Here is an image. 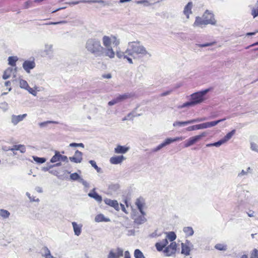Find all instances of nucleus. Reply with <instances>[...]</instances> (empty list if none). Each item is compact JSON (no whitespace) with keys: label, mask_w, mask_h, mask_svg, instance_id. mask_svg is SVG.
Instances as JSON below:
<instances>
[{"label":"nucleus","mask_w":258,"mask_h":258,"mask_svg":"<svg viewBox=\"0 0 258 258\" xmlns=\"http://www.w3.org/2000/svg\"><path fill=\"white\" fill-rule=\"evenodd\" d=\"M13 71H14V70L12 68H8L7 69H6L5 71L4 74L3 75V79L6 80V79L9 78L11 77Z\"/></svg>","instance_id":"cd10ccee"},{"label":"nucleus","mask_w":258,"mask_h":258,"mask_svg":"<svg viewBox=\"0 0 258 258\" xmlns=\"http://www.w3.org/2000/svg\"><path fill=\"white\" fill-rule=\"evenodd\" d=\"M136 4L138 5L142 4L144 7H149L152 5L148 0H140L136 1Z\"/></svg>","instance_id":"e433bc0d"},{"label":"nucleus","mask_w":258,"mask_h":258,"mask_svg":"<svg viewBox=\"0 0 258 258\" xmlns=\"http://www.w3.org/2000/svg\"><path fill=\"white\" fill-rule=\"evenodd\" d=\"M17 149L18 151H20L22 153H24L26 152L25 146L23 145H18Z\"/></svg>","instance_id":"3c124183"},{"label":"nucleus","mask_w":258,"mask_h":258,"mask_svg":"<svg viewBox=\"0 0 258 258\" xmlns=\"http://www.w3.org/2000/svg\"><path fill=\"white\" fill-rule=\"evenodd\" d=\"M215 248L220 251H226L227 249V246L226 244L222 243H218L215 245Z\"/></svg>","instance_id":"f704fd0d"},{"label":"nucleus","mask_w":258,"mask_h":258,"mask_svg":"<svg viewBox=\"0 0 258 258\" xmlns=\"http://www.w3.org/2000/svg\"><path fill=\"white\" fill-rule=\"evenodd\" d=\"M119 185L117 183L111 184L109 185L108 189L110 192L116 191L119 188Z\"/></svg>","instance_id":"72a5a7b5"},{"label":"nucleus","mask_w":258,"mask_h":258,"mask_svg":"<svg viewBox=\"0 0 258 258\" xmlns=\"http://www.w3.org/2000/svg\"><path fill=\"white\" fill-rule=\"evenodd\" d=\"M136 205L138 207L141 214L145 215V213L143 211V209L145 206V203L142 199H138L136 201Z\"/></svg>","instance_id":"412c9836"},{"label":"nucleus","mask_w":258,"mask_h":258,"mask_svg":"<svg viewBox=\"0 0 258 258\" xmlns=\"http://www.w3.org/2000/svg\"><path fill=\"white\" fill-rule=\"evenodd\" d=\"M194 106V105L191 101L189 102H187L186 103H183L181 106L179 107V108H184V107H188V106Z\"/></svg>","instance_id":"6e6d98bb"},{"label":"nucleus","mask_w":258,"mask_h":258,"mask_svg":"<svg viewBox=\"0 0 258 258\" xmlns=\"http://www.w3.org/2000/svg\"><path fill=\"white\" fill-rule=\"evenodd\" d=\"M164 147H165V145L163 143H162V144L158 145L157 147L154 148L153 151V152H157V151H159L160 149H161L162 148H163Z\"/></svg>","instance_id":"13d9d810"},{"label":"nucleus","mask_w":258,"mask_h":258,"mask_svg":"<svg viewBox=\"0 0 258 258\" xmlns=\"http://www.w3.org/2000/svg\"><path fill=\"white\" fill-rule=\"evenodd\" d=\"M193 244L189 241L186 240L184 243H181V253L185 255H189L190 251L193 248Z\"/></svg>","instance_id":"423d86ee"},{"label":"nucleus","mask_w":258,"mask_h":258,"mask_svg":"<svg viewBox=\"0 0 258 258\" xmlns=\"http://www.w3.org/2000/svg\"><path fill=\"white\" fill-rule=\"evenodd\" d=\"M26 195L28 197V198L29 199V200L31 202H39V200L38 199H37L36 200H32V197H31L30 194L29 192H27Z\"/></svg>","instance_id":"0e129e2a"},{"label":"nucleus","mask_w":258,"mask_h":258,"mask_svg":"<svg viewBox=\"0 0 258 258\" xmlns=\"http://www.w3.org/2000/svg\"><path fill=\"white\" fill-rule=\"evenodd\" d=\"M206 135V133L204 132L200 135L196 136L189 138L185 142L184 147L187 148L194 145L195 143L200 141L202 137H205Z\"/></svg>","instance_id":"0eeeda50"},{"label":"nucleus","mask_w":258,"mask_h":258,"mask_svg":"<svg viewBox=\"0 0 258 258\" xmlns=\"http://www.w3.org/2000/svg\"><path fill=\"white\" fill-rule=\"evenodd\" d=\"M250 258H258V250L256 249L252 251L250 254Z\"/></svg>","instance_id":"8fccbe9b"},{"label":"nucleus","mask_w":258,"mask_h":258,"mask_svg":"<svg viewBox=\"0 0 258 258\" xmlns=\"http://www.w3.org/2000/svg\"><path fill=\"white\" fill-rule=\"evenodd\" d=\"M225 120H226V118H224L223 119L217 120L216 121H211V122H207L199 124V130L211 127L212 126L216 125L219 123H220L222 121H223Z\"/></svg>","instance_id":"1a4fd4ad"},{"label":"nucleus","mask_w":258,"mask_h":258,"mask_svg":"<svg viewBox=\"0 0 258 258\" xmlns=\"http://www.w3.org/2000/svg\"><path fill=\"white\" fill-rule=\"evenodd\" d=\"M10 215V213L6 210H0V216L4 218H8Z\"/></svg>","instance_id":"c03bdc74"},{"label":"nucleus","mask_w":258,"mask_h":258,"mask_svg":"<svg viewBox=\"0 0 258 258\" xmlns=\"http://www.w3.org/2000/svg\"><path fill=\"white\" fill-rule=\"evenodd\" d=\"M119 102L117 98L116 97L115 99L112 100L110 101H109L108 103V104L110 106L113 105L115 104L116 103Z\"/></svg>","instance_id":"680f3d73"},{"label":"nucleus","mask_w":258,"mask_h":258,"mask_svg":"<svg viewBox=\"0 0 258 258\" xmlns=\"http://www.w3.org/2000/svg\"><path fill=\"white\" fill-rule=\"evenodd\" d=\"M95 189H93L92 192H89L88 194V196L93 198L94 200H95L97 202L99 203H101L102 201V198L101 196L98 195L97 192H96L94 191Z\"/></svg>","instance_id":"393cba45"},{"label":"nucleus","mask_w":258,"mask_h":258,"mask_svg":"<svg viewBox=\"0 0 258 258\" xmlns=\"http://www.w3.org/2000/svg\"><path fill=\"white\" fill-rule=\"evenodd\" d=\"M35 67V63L34 61L26 60L23 63V68L28 73H29L30 70L34 69Z\"/></svg>","instance_id":"9b49d317"},{"label":"nucleus","mask_w":258,"mask_h":258,"mask_svg":"<svg viewBox=\"0 0 258 258\" xmlns=\"http://www.w3.org/2000/svg\"><path fill=\"white\" fill-rule=\"evenodd\" d=\"M17 147H18V145H16L13 146V148H9L8 149H7V151H18Z\"/></svg>","instance_id":"774afa93"},{"label":"nucleus","mask_w":258,"mask_h":258,"mask_svg":"<svg viewBox=\"0 0 258 258\" xmlns=\"http://www.w3.org/2000/svg\"><path fill=\"white\" fill-rule=\"evenodd\" d=\"M134 95H135V94L133 93H125L123 95H119L117 98L118 99V101L120 102V101H121L125 99H126L128 98H131L134 97Z\"/></svg>","instance_id":"bb28decb"},{"label":"nucleus","mask_w":258,"mask_h":258,"mask_svg":"<svg viewBox=\"0 0 258 258\" xmlns=\"http://www.w3.org/2000/svg\"><path fill=\"white\" fill-rule=\"evenodd\" d=\"M183 231L188 236H191L194 234V230L191 227H184Z\"/></svg>","instance_id":"473e14b6"},{"label":"nucleus","mask_w":258,"mask_h":258,"mask_svg":"<svg viewBox=\"0 0 258 258\" xmlns=\"http://www.w3.org/2000/svg\"><path fill=\"white\" fill-rule=\"evenodd\" d=\"M104 202L106 205L114 208L116 211L119 210V206L117 201L106 198L104 200Z\"/></svg>","instance_id":"f3484780"},{"label":"nucleus","mask_w":258,"mask_h":258,"mask_svg":"<svg viewBox=\"0 0 258 258\" xmlns=\"http://www.w3.org/2000/svg\"><path fill=\"white\" fill-rule=\"evenodd\" d=\"M69 146L71 147H82V148L84 147V144L83 143H71L69 145Z\"/></svg>","instance_id":"5fc2aeb1"},{"label":"nucleus","mask_w":258,"mask_h":258,"mask_svg":"<svg viewBox=\"0 0 258 258\" xmlns=\"http://www.w3.org/2000/svg\"><path fill=\"white\" fill-rule=\"evenodd\" d=\"M87 3H99V4H103L104 6L107 5V4L106 3V2L103 0H90V1H88Z\"/></svg>","instance_id":"de8ad7c7"},{"label":"nucleus","mask_w":258,"mask_h":258,"mask_svg":"<svg viewBox=\"0 0 258 258\" xmlns=\"http://www.w3.org/2000/svg\"><path fill=\"white\" fill-rule=\"evenodd\" d=\"M75 235L79 236L81 233V227H73Z\"/></svg>","instance_id":"603ef678"},{"label":"nucleus","mask_w":258,"mask_h":258,"mask_svg":"<svg viewBox=\"0 0 258 258\" xmlns=\"http://www.w3.org/2000/svg\"><path fill=\"white\" fill-rule=\"evenodd\" d=\"M19 85H20V87L21 88L24 89L25 90H26L27 88H28V87L29 86L28 84L27 83V81H26L25 80H22V79H21L20 80Z\"/></svg>","instance_id":"ea45409f"},{"label":"nucleus","mask_w":258,"mask_h":258,"mask_svg":"<svg viewBox=\"0 0 258 258\" xmlns=\"http://www.w3.org/2000/svg\"><path fill=\"white\" fill-rule=\"evenodd\" d=\"M116 54L118 58H123L124 59H126L128 63L130 64L134 63L132 58L128 56L129 55L126 53L125 51L124 52L117 51Z\"/></svg>","instance_id":"a211bd4d"},{"label":"nucleus","mask_w":258,"mask_h":258,"mask_svg":"<svg viewBox=\"0 0 258 258\" xmlns=\"http://www.w3.org/2000/svg\"><path fill=\"white\" fill-rule=\"evenodd\" d=\"M235 133V130H233L231 132L228 133L223 139L219 140V141L215 142L214 143H212V145L215 147H219L222 144H224L228 141H229L232 137L234 135Z\"/></svg>","instance_id":"6e6552de"},{"label":"nucleus","mask_w":258,"mask_h":258,"mask_svg":"<svg viewBox=\"0 0 258 258\" xmlns=\"http://www.w3.org/2000/svg\"><path fill=\"white\" fill-rule=\"evenodd\" d=\"M168 241L167 239L157 242L155 244L156 248L158 251H163L166 256H170L174 255L176 251L177 244L175 242H171L167 245Z\"/></svg>","instance_id":"20e7f679"},{"label":"nucleus","mask_w":258,"mask_h":258,"mask_svg":"<svg viewBox=\"0 0 258 258\" xmlns=\"http://www.w3.org/2000/svg\"><path fill=\"white\" fill-rule=\"evenodd\" d=\"M209 91V89H207L191 95V101L194 106L204 101L205 100V96Z\"/></svg>","instance_id":"39448f33"},{"label":"nucleus","mask_w":258,"mask_h":258,"mask_svg":"<svg viewBox=\"0 0 258 258\" xmlns=\"http://www.w3.org/2000/svg\"><path fill=\"white\" fill-rule=\"evenodd\" d=\"M60 161L67 162L68 157L66 156H62L61 155H60Z\"/></svg>","instance_id":"69168bd1"},{"label":"nucleus","mask_w":258,"mask_h":258,"mask_svg":"<svg viewBox=\"0 0 258 258\" xmlns=\"http://www.w3.org/2000/svg\"><path fill=\"white\" fill-rule=\"evenodd\" d=\"M95 220L97 222H102V221H109V219H107L104 217V216L102 214L98 215L96 216Z\"/></svg>","instance_id":"58836bf2"},{"label":"nucleus","mask_w":258,"mask_h":258,"mask_svg":"<svg viewBox=\"0 0 258 258\" xmlns=\"http://www.w3.org/2000/svg\"><path fill=\"white\" fill-rule=\"evenodd\" d=\"M89 163L97 170V172H101L100 168L98 167V166L96 165V162L94 160H90Z\"/></svg>","instance_id":"49530a36"},{"label":"nucleus","mask_w":258,"mask_h":258,"mask_svg":"<svg viewBox=\"0 0 258 258\" xmlns=\"http://www.w3.org/2000/svg\"><path fill=\"white\" fill-rule=\"evenodd\" d=\"M70 178L73 180L80 181L81 177L77 173H74L70 175Z\"/></svg>","instance_id":"37998d69"},{"label":"nucleus","mask_w":258,"mask_h":258,"mask_svg":"<svg viewBox=\"0 0 258 258\" xmlns=\"http://www.w3.org/2000/svg\"><path fill=\"white\" fill-rule=\"evenodd\" d=\"M18 60V57L16 56H9L8 59V63L12 67H15L16 65V62Z\"/></svg>","instance_id":"c85d7f7f"},{"label":"nucleus","mask_w":258,"mask_h":258,"mask_svg":"<svg viewBox=\"0 0 258 258\" xmlns=\"http://www.w3.org/2000/svg\"><path fill=\"white\" fill-rule=\"evenodd\" d=\"M184 138L182 137H176L175 138H167L166 139L165 141L163 142L164 144L165 145V146L170 144L172 143L177 142V141H182Z\"/></svg>","instance_id":"b1692460"},{"label":"nucleus","mask_w":258,"mask_h":258,"mask_svg":"<svg viewBox=\"0 0 258 258\" xmlns=\"http://www.w3.org/2000/svg\"><path fill=\"white\" fill-rule=\"evenodd\" d=\"M145 215L137 216L135 215H133L132 218L134 220V222L137 224H143L146 221V218L144 217Z\"/></svg>","instance_id":"aec40b11"},{"label":"nucleus","mask_w":258,"mask_h":258,"mask_svg":"<svg viewBox=\"0 0 258 258\" xmlns=\"http://www.w3.org/2000/svg\"><path fill=\"white\" fill-rule=\"evenodd\" d=\"M26 90H27L29 93L32 94L34 96H36V92L35 90H34L32 88H30L28 86V88H27Z\"/></svg>","instance_id":"bf43d9fd"},{"label":"nucleus","mask_w":258,"mask_h":258,"mask_svg":"<svg viewBox=\"0 0 258 258\" xmlns=\"http://www.w3.org/2000/svg\"><path fill=\"white\" fill-rule=\"evenodd\" d=\"M251 15L253 18H255L258 16V5H255L254 7H253L251 9Z\"/></svg>","instance_id":"a19ab883"},{"label":"nucleus","mask_w":258,"mask_h":258,"mask_svg":"<svg viewBox=\"0 0 258 258\" xmlns=\"http://www.w3.org/2000/svg\"><path fill=\"white\" fill-rule=\"evenodd\" d=\"M203 18L205 20H208V21H212V23H210L213 25H215L216 24V21L215 20L214 15L210 12L208 10H207L203 16Z\"/></svg>","instance_id":"ddd939ff"},{"label":"nucleus","mask_w":258,"mask_h":258,"mask_svg":"<svg viewBox=\"0 0 258 258\" xmlns=\"http://www.w3.org/2000/svg\"><path fill=\"white\" fill-rule=\"evenodd\" d=\"M82 155L83 154L81 152L77 150L75 153L74 156L70 157L69 159L73 162L76 163H81L83 159Z\"/></svg>","instance_id":"f8f14e48"},{"label":"nucleus","mask_w":258,"mask_h":258,"mask_svg":"<svg viewBox=\"0 0 258 258\" xmlns=\"http://www.w3.org/2000/svg\"><path fill=\"white\" fill-rule=\"evenodd\" d=\"M134 256L136 258H145L143 252L138 249L135 250Z\"/></svg>","instance_id":"4c0bfd02"},{"label":"nucleus","mask_w":258,"mask_h":258,"mask_svg":"<svg viewBox=\"0 0 258 258\" xmlns=\"http://www.w3.org/2000/svg\"><path fill=\"white\" fill-rule=\"evenodd\" d=\"M176 238V235L174 232H169L166 233V236L165 239H167V240H169L172 242L174 240H175Z\"/></svg>","instance_id":"2f4dec72"},{"label":"nucleus","mask_w":258,"mask_h":258,"mask_svg":"<svg viewBox=\"0 0 258 258\" xmlns=\"http://www.w3.org/2000/svg\"><path fill=\"white\" fill-rule=\"evenodd\" d=\"M102 42L104 46V54L105 56L110 58H113L115 56V52L112 49L111 45L113 46H117L119 43V39L114 35L106 36L102 37Z\"/></svg>","instance_id":"f03ea898"},{"label":"nucleus","mask_w":258,"mask_h":258,"mask_svg":"<svg viewBox=\"0 0 258 258\" xmlns=\"http://www.w3.org/2000/svg\"><path fill=\"white\" fill-rule=\"evenodd\" d=\"M190 123V120L187 121H175L173 123V126L176 128L184 126Z\"/></svg>","instance_id":"5701e85b"},{"label":"nucleus","mask_w":258,"mask_h":258,"mask_svg":"<svg viewBox=\"0 0 258 258\" xmlns=\"http://www.w3.org/2000/svg\"><path fill=\"white\" fill-rule=\"evenodd\" d=\"M60 155L58 152L56 151L55 154L51 158L50 162L51 163H55L60 161Z\"/></svg>","instance_id":"c9c22d12"},{"label":"nucleus","mask_w":258,"mask_h":258,"mask_svg":"<svg viewBox=\"0 0 258 258\" xmlns=\"http://www.w3.org/2000/svg\"><path fill=\"white\" fill-rule=\"evenodd\" d=\"M130 150L128 147L118 145L114 149V152L117 154H124Z\"/></svg>","instance_id":"4be33fe9"},{"label":"nucleus","mask_w":258,"mask_h":258,"mask_svg":"<svg viewBox=\"0 0 258 258\" xmlns=\"http://www.w3.org/2000/svg\"><path fill=\"white\" fill-rule=\"evenodd\" d=\"M206 119H207L205 117L198 118L197 119H194L190 120V123L191 124V123H196V122H199L203 121L206 120Z\"/></svg>","instance_id":"09e8293b"},{"label":"nucleus","mask_w":258,"mask_h":258,"mask_svg":"<svg viewBox=\"0 0 258 258\" xmlns=\"http://www.w3.org/2000/svg\"><path fill=\"white\" fill-rule=\"evenodd\" d=\"M250 148L252 150L258 153V145L256 144L251 143Z\"/></svg>","instance_id":"4d7b16f0"},{"label":"nucleus","mask_w":258,"mask_h":258,"mask_svg":"<svg viewBox=\"0 0 258 258\" xmlns=\"http://www.w3.org/2000/svg\"><path fill=\"white\" fill-rule=\"evenodd\" d=\"M123 251L121 248L111 250L107 255V258H119L123 255Z\"/></svg>","instance_id":"9d476101"},{"label":"nucleus","mask_w":258,"mask_h":258,"mask_svg":"<svg viewBox=\"0 0 258 258\" xmlns=\"http://www.w3.org/2000/svg\"><path fill=\"white\" fill-rule=\"evenodd\" d=\"M27 114L22 115H12L11 116V122L14 125H17L19 122L22 121L26 116Z\"/></svg>","instance_id":"4468645a"},{"label":"nucleus","mask_w":258,"mask_h":258,"mask_svg":"<svg viewBox=\"0 0 258 258\" xmlns=\"http://www.w3.org/2000/svg\"><path fill=\"white\" fill-rule=\"evenodd\" d=\"M125 159V158L122 155L113 156L110 158V162L112 164H118L121 163Z\"/></svg>","instance_id":"6ab92c4d"},{"label":"nucleus","mask_w":258,"mask_h":258,"mask_svg":"<svg viewBox=\"0 0 258 258\" xmlns=\"http://www.w3.org/2000/svg\"><path fill=\"white\" fill-rule=\"evenodd\" d=\"M102 77L103 78H105V79H111V77H112V75L111 74L109 73V74H104L102 75Z\"/></svg>","instance_id":"338daca9"},{"label":"nucleus","mask_w":258,"mask_h":258,"mask_svg":"<svg viewBox=\"0 0 258 258\" xmlns=\"http://www.w3.org/2000/svg\"><path fill=\"white\" fill-rule=\"evenodd\" d=\"M41 251L42 255L45 258H56L51 254L50 250L46 247H43Z\"/></svg>","instance_id":"a878e982"},{"label":"nucleus","mask_w":258,"mask_h":258,"mask_svg":"<svg viewBox=\"0 0 258 258\" xmlns=\"http://www.w3.org/2000/svg\"><path fill=\"white\" fill-rule=\"evenodd\" d=\"M214 43H206L202 44H198V45L200 47H205L207 46H212Z\"/></svg>","instance_id":"e2e57ef3"},{"label":"nucleus","mask_w":258,"mask_h":258,"mask_svg":"<svg viewBox=\"0 0 258 258\" xmlns=\"http://www.w3.org/2000/svg\"><path fill=\"white\" fill-rule=\"evenodd\" d=\"M251 171V169L250 167H248L246 168V169L243 170L242 169L240 172L238 173L237 176L238 177H242L245 176H247L248 173H250Z\"/></svg>","instance_id":"c756f323"},{"label":"nucleus","mask_w":258,"mask_h":258,"mask_svg":"<svg viewBox=\"0 0 258 258\" xmlns=\"http://www.w3.org/2000/svg\"><path fill=\"white\" fill-rule=\"evenodd\" d=\"M126 54L132 56L134 59L141 60L145 57H150L151 53L140 41L129 42L125 50Z\"/></svg>","instance_id":"f257e3e1"},{"label":"nucleus","mask_w":258,"mask_h":258,"mask_svg":"<svg viewBox=\"0 0 258 258\" xmlns=\"http://www.w3.org/2000/svg\"><path fill=\"white\" fill-rule=\"evenodd\" d=\"M53 45L51 44H45L44 48V52L46 55L52 53Z\"/></svg>","instance_id":"7c9ffc66"},{"label":"nucleus","mask_w":258,"mask_h":258,"mask_svg":"<svg viewBox=\"0 0 258 258\" xmlns=\"http://www.w3.org/2000/svg\"><path fill=\"white\" fill-rule=\"evenodd\" d=\"M210 23H212V21L205 20V19L203 18H202L200 17H197L196 18L195 22L193 24V26L194 27H201L203 25H206Z\"/></svg>","instance_id":"2eb2a0df"},{"label":"nucleus","mask_w":258,"mask_h":258,"mask_svg":"<svg viewBox=\"0 0 258 258\" xmlns=\"http://www.w3.org/2000/svg\"><path fill=\"white\" fill-rule=\"evenodd\" d=\"M193 7L192 3L188 2L184 7L183 13L186 16L187 19H189V15L192 14V8Z\"/></svg>","instance_id":"dca6fc26"},{"label":"nucleus","mask_w":258,"mask_h":258,"mask_svg":"<svg viewBox=\"0 0 258 258\" xmlns=\"http://www.w3.org/2000/svg\"><path fill=\"white\" fill-rule=\"evenodd\" d=\"M49 123H58L57 122L54 121H46L42 122L39 123V126L42 128L46 126V125Z\"/></svg>","instance_id":"79ce46f5"},{"label":"nucleus","mask_w":258,"mask_h":258,"mask_svg":"<svg viewBox=\"0 0 258 258\" xmlns=\"http://www.w3.org/2000/svg\"><path fill=\"white\" fill-rule=\"evenodd\" d=\"M80 182H81V183L83 184V185L85 187H89V183L85 180H84L82 178H81L79 181Z\"/></svg>","instance_id":"052dcab7"},{"label":"nucleus","mask_w":258,"mask_h":258,"mask_svg":"<svg viewBox=\"0 0 258 258\" xmlns=\"http://www.w3.org/2000/svg\"><path fill=\"white\" fill-rule=\"evenodd\" d=\"M33 158L35 162L38 163H43L46 161V159L44 158L33 156Z\"/></svg>","instance_id":"a18cd8bd"},{"label":"nucleus","mask_w":258,"mask_h":258,"mask_svg":"<svg viewBox=\"0 0 258 258\" xmlns=\"http://www.w3.org/2000/svg\"><path fill=\"white\" fill-rule=\"evenodd\" d=\"M85 48L89 53L96 57L101 56L104 54V47L97 38L88 39L86 41Z\"/></svg>","instance_id":"7ed1b4c3"},{"label":"nucleus","mask_w":258,"mask_h":258,"mask_svg":"<svg viewBox=\"0 0 258 258\" xmlns=\"http://www.w3.org/2000/svg\"><path fill=\"white\" fill-rule=\"evenodd\" d=\"M196 130H199V124L190 126L186 128L187 131H191Z\"/></svg>","instance_id":"864d4df0"}]
</instances>
